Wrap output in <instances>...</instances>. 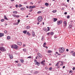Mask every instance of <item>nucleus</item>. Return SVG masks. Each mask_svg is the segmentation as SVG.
Here are the masks:
<instances>
[{
  "label": "nucleus",
  "mask_w": 75,
  "mask_h": 75,
  "mask_svg": "<svg viewBox=\"0 0 75 75\" xmlns=\"http://www.w3.org/2000/svg\"><path fill=\"white\" fill-rule=\"evenodd\" d=\"M59 63L60 64H61L60 65V66H62L63 65V64H64V62L59 61V62H57L55 65V66L56 67H58V64H59Z\"/></svg>",
  "instance_id": "1"
},
{
  "label": "nucleus",
  "mask_w": 75,
  "mask_h": 75,
  "mask_svg": "<svg viewBox=\"0 0 75 75\" xmlns=\"http://www.w3.org/2000/svg\"><path fill=\"white\" fill-rule=\"evenodd\" d=\"M59 52L60 53H63V52H64V51L65 50V49L63 47H62L61 48H59Z\"/></svg>",
  "instance_id": "2"
},
{
  "label": "nucleus",
  "mask_w": 75,
  "mask_h": 75,
  "mask_svg": "<svg viewBox=\"0 0 75 75\" xmlns=\"http://www.w3.org/2000/svg\"><path fill=\"white\" fill-rule=\"evenodd\" d=\"M12 48H14V49H18V46L16 45H14L11 46Z\"/></svg>",
  "instance_id": "3"
},
{
  "label": "nucleus",
  "mask_w": 75,
  "mask_h": 75,
  "mask_svg": "<svg viewBox=\"0 0 75 75\" xmlns=\"http://www.w3.org/2000/svg\"><path fill=\"white\" fill-rule=\"evenodd\" d=\"M43 18L42 16H39L38 18V21L39 22H41Z\"/></svg>",
  "instance_id": "4"
},
{
  "label": "nucleus",
  "mask_w": 75,
  "mask_h": 75,
  "mask_svg": "<svg viewBox=\"0 0 75 75\" xmlns=\"http://www.w3.org/2000/svg\"><path fill=\"white\" fill-rule=\"evenodd\" d=\"M0 50L2 51V52H4V51H6V49L3 47H0Z\"/></svg>",
  "instance_id": "5"
},
{
  "label": "nucleus",
  "mask_w": 75,
  "mask_h": 75,
  "mask_svg": "<svg viewBox=\"0 0 75 75\" xmlns=\"http://www.w3.org/2000/svg\"><path fill=\"white\" fill-rule=\"evenodd\" d=\"M35 63L36 65H37L38 66H40V63L37 62V61L36 60H35Z\"/></svg>",
  "instance_id": "6"
},
{
  "label": "nucleus",
  "mask_w": 75,
  "mask_h": 75,
  "mask_svg": "<svg viewBox=\"0 0 75 75\" xmlns=\"http://www.w3.org/2000/svg\"><path fill=\"white\" fill-rule=\"evenodd\" d=\"M61 23H62V21H57V25H59V24H61Z\"/></svg>",
  "instance_id": "7"
},
{
  "label": "nucleus",
  "mask_w": 75,
  "mask_h": 75,
  "mask_svg": "<svg viewBox=\"0 0 75 75\" xmlns=\"http://www.w3.org/2000/svg\"><path fill=\"white\" fill-rule=\"evenodd\" d=\"M63 23L64 24V27H66V26L67 25V22L65 21H64L63 22Z\"/></svg>",
  "instance_id": "8"
},
{
  "label": "nucleus",
  "mask_w": 75,
  "mask_h": 75,
  "mask_svg": "<svg viewBox=\"0 0 75 75\" xmlns=\"http://www.w3.org/2000/svg\"><path fill=\"white\" fill-rule=\"evenodd\" d=\"M37 54L38 56L40 58H42V55L40 54V53H38Z\"/></svg>",
  "instance_id": "9"
},
{
  "label": "nucleus",
  "mask_w": 75,
  "mask_h": 75,
  "mask_svg": "<svg viewBox=\"0 0 75 75\" xmlns=\"http://www.w3.org/2000/svg\"><path fill=\"white\" fill-rule=\"evenodd\" d=\"M35 6H30L29 7V9H32V8H35Z\"/></svg>",
  "instance_id": "10"
},
{
  "label": "nucleus",
  "mask_w": 75,
  "mask_h": 75,
  "mask_svg": "<svg viewBox=\"0 0 75 75\" xmlns=\"http://www.w3.org/2000/svg\"><path fill=\"white\" fill-rule=\"evenodd\" d=\"M32 35L33 37H35V32H34V31H32Z\"/></svg>",
  "instance_id": "11"
},
{
  "label": "nucleus",
  "mask_w": 75,
  "mask_h": 75,
  "mask_svg": "<svg viewBox=\"0 0 75 75\" xmlns=\"http://www.w3.org/2000/svg\"><path fill=\"white\" fill-rule=\"evenodd\" d=\"M17 44L19 45H21L22 43L21 42H17Z\"/></svg>",
  "instance_id": "12"
},
{
  "label": "nucleus",
  "mask_w": 75,
  "mask_h": 75,
  "mask_svg": "<svg viewBox=\"0 0 75 75\" xmlns=\"http://www.w3.org/2000/svg\"><path fill=\"white\" fill-rule=\"evenodd\" d=\"M3 36H4V34L0 33V37H3Z\"/></svg>",
  "instance_id": "13"
},
{
  "label": "nucleus",
  "mask_w": 75,
  "mask_h": 75,
  "mask_svg": "<svg viewBox=\"0 0 75 75\" xmlns=\"http://www.w3.org/2000/svg\"><path fill=\"white\" fill-rule=\"evenodd\" d=\"M4 18L5 20H8V19H7V18L6 17V15L4 16Z\"/></svg>",
  "instance_id": "14"
},
{
  "label": "nucleus",
  "mask_w": 75,
  "mask_h": 75,
  "mask_svg": "<svg viewBox=\"0 0 75 75\" xmlns=\"http://www.w3.org/2000/svg\"><path fill=\"white\" fill-rule=\"evenodd\" d=\"M26 34L28 35H31V34L29 33V32H27Z\"/></svg>",
  "instance_id": "15"
},
{
  "label": "nucleus",
  "mask_w": 75,
  "mask_h": 75,
  "mask_svg": "<svg viewBox=\"0 0 75 75\" xmlns=\"http://www.w3.org/2000/svg\"><path fill=\"white\" fill-rule=\"evenodd\" d=\"M27 30H24L23 31V33H24V34H25L26 33H27Z\"/></svg>",
  "instance_id": "16"
},
{
  "label": "nucleus",
  "mask_w": 75,
  "mask_h": 75,
  "mask_svg": "<svg viewBox=\"0 0 75 75\" xmlns=\"http://www.w3.org/2000/svg\"><path fill=\"white\" fill-rule=\"evenodd\" d=\"M9 57H10V59H12V58H13V55H9Z\"/></svg>",
  "instance_id": "17"
},
{
  "label": "nucleus",
  "mask_w": 75,
  "mask_h": 75,
  "mask_svg": "<svg viewBox=\"0 0 75 75\" xmlns=\"http://www.w3.org/2000/svg\"><path fill=\"white\" fill-rule=\"evenodd\" d=\"M53 19L54 22H55V21L57 20V18H54Z\"/></svg>",
  "instance_id": "18"
},
{
  "label": "nucleus",
  "mask_w": 75,
  "mask_h": 75,
  "mask_svg": "<svg viewBox=\"0 0 75 75\" xmlns=\"http://www.w3.org/2000/svg\"><path fill=\"white\" fill-rule=\"evenodd\" d=\"M72 27V26L71 25H69V26L68 27L69 28H71Z\"/></svg>",
  "instance_id": "19"
},
{
  "label": "nucleus",
  "mask_w": 75,
  "mask_h": 75,
  "mask_svg": "<svg viewBox=\"0 0 75 75\" xmlns=\"http://www.w3.org/2000/svg\"><path fill=\"white\" fill-rule=\"evenodd\" d=\"M13 14H17V11H14L13 12Z\"/></svg>",
  "instance_id": "20"
},
{
  "label": "nucleus",
  "mask_w": 75,
  "mask_h": 75,
  "mask_svg": "<svg viewBox=\"0 0 75 75\" xmlns=\"http://www.w3.org/2000/svg\"><path fill=\"white\" fill-rule=\"evenodd\" d=\"M30 28V26H27L26 27V28L27 29H29Z\"/></svg>",
  "instance_id": "21"
},
{
  "label": "nucleus",
  "mask_w": 75,
  "mask_h": 75,
  "mask_svg": "<svg viewBox=\"0 0 75 75\" xmlns=\"http://www.w3.org/2000/svg\"><path fill=\"white\" fill-rule=\"evenodd\" d=\"M45 6H48L49 5V4H48V3H46L45 4Z\"/></svg>",
  "instance_id": "22"
},
{
  "label": "nucleus",
  "mask_w": 75,
  "mask_h": 75,
  "mask_svg": "<svg viewBox=\"0 0 75 75\" xmlns=\"http://www.w3.org/2000/svg\"><path fill=\"white\" fill-rule=\"evenodd\" d=\"M43 30L44 31H45V32H46V31H47V29H46V28H43Z\"/></svg>",
  "instance_id": "23"
},
{
  "label": "nucleus",
  "mask_w": 75,
  "mask_h": 75,
  "mask_svg": "<svg viewBox=\"0 0 75 75\" xmlns=\"http://www.w3.org/2000/svg\"><path fill=\"white\" fill-rule=\"evenodd\" d=\"M44 38V36H42V39H41L42 41H43Z\"/></svg>",
  "instance_id": "24"
},
{
  "label": "nucleus",
  "mask_w": 75,
  "mask_h": 75,
  "mask_svg": "<svg viewBox=\"0 0 75 75\" xmlns=\"http://www.w3.org/2000/svg\"><path fill=\"white\" fill-rule=\"evenodd\" d=\"M20 61H21V62H22V63H23V62H24L23 59H21Z\"/></svg>",
  "instance_id": "25"
},
{
  "label": "nucleus",
  "mask_w": 75,
  "mask_h": 75,
  "mask_svg": "<svg viewBox=\"0 0 75 75\" xmlns=\"http://www.w3.org/2000/svg\"><path fill=\"white\" fill-rule=\"evenodd\" d=\"M7 40H9L10 39V36H8L7 37Z\"/></svg>",
  "instance_id": "26"
},
{
  "label": "nucleus",
  "mask_w": 75,
  "mask_h": 75,
  "mask_svg": "<svg viewBox=\"0 0 75 75\" xmlns=\"http://www.w3.org/2000/svg\"><path fill=\"white\" fill-rule=\"evenodd\" d=\"M13 16V17H16V15L15 14H13L12 15Z\"/></svg>",
  "instance_id": "27"
},
{
  "label": "nucleus",
  "mask_w": 75,
  "mask_h": 75,
  "mask_svg": "<svg viewBox=\"0 0 75 75\" xmlns=\"http://www.w3.org/2000/svg\"><path fill=\"white\" fill-rule=\"evenodd\" d=\"M52 51L51 50H49L48 52H47L48 53H51Z\"/></svg>",
  "instance_id": "28"
},
{
  "label": "nucleus",
  "mask_w": 75,
  "mask_h": 75,
  "mask_svg": "<svg viewBox=\"0 0 75 75\" xmlns=\"http://www.w3.org/2000/svg\"><path fill=\"white\" fill-rule=\"evenodd\" d=\"M52 12L53 13H56V12H57V10H54L52 11Z\"/></svg>",
  "instance_id": "29"
},
{
  "label": "nucleus",
  "mask_w": 75,
  "mask_h": 75,
  "mask_svg": "<svg viewBox=\"0 0 75 75\" xmlns=\"http://www.w3.org/2000/svg\"><path fill=\"white\" fill-rule=\"evenodd\" d=\"M47 44L46 43V42H45L43 44V47H45V46L44 45H45Z\"/></svg>",
  "instance_id": "30"
},
{
  "label": "nucleus",
  "mask_w": 75,
  "mask_h": 75,
  "mask_svg": "<svg viewBox=\"0 0 75 75\" xmlns=\"http://www.w3.org/2000/svg\"><path fill=\"white\" fill-rule=\"evenodd\" d=\"M72 55L73 57H75V52L73 53Z\"/></svg>",
  "instance_id": "31"
},
{
  "label": "nucleus",
  "mask_w": 75,
  "mask_h": 75,
  "mask_svg": "<svg viewBox=\"0 0 75 75\" xmlns=\"http://www.w3.org/2000/svg\"><path fill=\"white\" fill-rule=\"evenodd\" d=\"M54 34V33L53 32H52L50 33L51 35H53V34Z\"/></svg>",
  "instance_id": "32"
},
{
  "label": "nucleus",
  "mask_w": 75,
  "mask_h": 75,
  "mask_svg": "<svg viewBox=\"0 0 75 75\" xmlns=\"http://www.w3.org/2000/svg\"><path fill=\"white\" fill-rule=\"evenodd\" d=\"M4 21V19H2L1 20V22H3Z\"/></svg>",
  "instance_id": "33"
},
{
  "label": "nucleus",
  "mask_w": 75,
  "mask_h": 75,
  "mask_svg": "<svg viewBox=\"0 0 75 75\" xmlns=\"http://www.w3.org/2000/svg\"><path fill=\"white\" fill-rule=\"evenodd\" d=\"M20 19H18V24L19 23H20Z\"/></svg>",
  "instance_id": "34"
},
{
  "label": "nucleus",
  "mask_w": 75,
  "mask_h": 75,
  "mask_svg": "<svg viewBox=\"0 0 75 75\" xmlns=\"http://www.w3.org/2000/svg\"><path fill=\"white\" fill-rule=\"evenodd\" d=\"M24 9L23 8H21V10H22V11H23V10H24Z\"/></svg>",
  "instance_id": "35"
},
{
  "label": "nucleus",
  "mask_w": 75,
  "mask_h": 75,
  "mask_svg": "<svg viewBox=\"0 0 75 75\" xmlns=\"http://www.w3.org/2000/svg\"><path fill=\"white\" fill-rule=\"evenodd\" d=\"M13 24L14 25H18V23H13Z\"/></svg>",
  "instance_id": "36"
},
{
  "label": "nucleus",
  "mask_w": 75,
  "mask_h": 75,
  "mask_svg": "<svg viewBox=\"0 0 75 75\" xmlns=\"http://www.w3.org/2000/svg\"><path fill=\"white\" fill-rule=\"evenodd\" d=\"M38 14H40V13H41V11H38Z\"/></svg>",
  "instance_id": "37"
},
{
  "label": "nucleus",
  "mask_w": 75,
  "mask_h": 75,
  "mask_svg": "<svg viewBox=\"0 0 75 75\" xmlns=\"http://www.w3.org/2000/svg\"><path fill=\"white\" fill-rule=\"evenodd\" d=\"M23 51H24V52H25L26 51V49H23Z\"/></svg>",
  "instance_id": "38"
},
{
  "label": "nucleus",
  "mask_w": 75,
  "mask_h": 75,
  "mask_svg": "<svg viewBox=\"0 0 75 75\" xmlns=\"http://www.w3.org/2000/svg\"><path fill=\"white\" fill-rule=\"evenodd\" d=\"M21 6H22V5L21 4H19L18 6L19 7H21Z\"/></svg>",
  "instance_id": "39"
},
{
  "label": "nucleus",
  "mask_w": 75,
  "mask_h": 75,
  "mask_svg": "<svg viewBox=\"0 0 75 75\" xmlns=\"http://www.w3.org/2000/svg\"><path fill=\"white\" fill-rule=\"evenodd\" d=\"M69 17H70L68 15L67 16V18H69Z\"/></svg>",
  "instance_id": "40"
},
{
  "label": "nucleus",
  "mask_w": 75,
  "mask_h": 75,
  "mask_svg": "<svg viewBox=\"0 0 75 75\" xmlns=\"http://www.w3.org/2000/svg\"><path fill=\"white\" fill-rule=\"evenodd\" d=\"M52 70V67L49 68V71H51V70Z\"/></svg>",
  "instance_id": "41"
},
{
  "label": "nucleus",
  "mask_w": 75,
  "mask_h": 75,
  "mask_svg": "<svg viewBox=\"0 0 75 75\" xmlns=\"http://www.w3.org/2000/svg\"><path fill=\"white\" fill-rule=\"evenodd\" d=\"M47 31H50V28L49 27H47Z\"/></svg>",
  "instance_id": "42"
},
{
  "label": "nucleus",
  "mask_w": 75,
  "mask_h": 75,
  "mask_svg": "<svg viewBox=\"0 0 75 75\" xmlns=\"http://www.w3.org/2000/svg\"><path fill=\"white\" fill-rule=\"evenodd\" d=\"M20 17V16L19 15H16V18H18V17Z\"/></svg>",
  "instance_id": "43"
},
{
  "label": "nucleus",
  "mask_w": 75,
  "mask_h": 75,
  "mask_svg": "<svg viewBox=\"0 0 75 75\" xmlns=\"http://www.w3.org/2000/svg\"><path fill=\"white\" fill-rule=\"evenodd\" d=\"M4 33H5V34H6V33H7V31L5 30L4 31Z\"/></svg>",
  "instance_id": "44"
},
{
  "label": "nucleus",
  "mask_w": 75,
  "mask_h": 75,
  "mask_svg": "<svg viewBox=\"0 0 75 75\" xmlns=\"http://www.w3.org/2000/svg\"><path fill=\"white\" fill-rule=\"evenodd\" d=\"M29 11V12H31L32 11H33V9L30 10Z\"/></svg>",
  "instance_id": "45"
},
{
  "label": "nucleus",
  "mask_w": 75,
  "mask_h": 75,
  "mask_svg": "<svg viewBox=\"0 0 75 75\" xmlns=\"http://www.w3.org/2000/svg\"><path fill=\"white\" fill-rule=\"evenodd\" d=\"M28 58H31V57L30 56L28 57Z\"/></svg>",
  "instance_id": "46"
},
{
  "label": "nucleus",
  "mask_w": 75,
  "mask_h": 75,
  "mask_svg": "<svg viewBox=\"0 0 75 75\" xmlns=\"http://www.w3.org/2000/svg\"><path fill=\"white\" fill-rule=\"evenodd\" d=\"M45 69H46V70H47V69H48V68H47V67H45Z\"/></svg>",
  "instance_id": "47"
},
{
  "label": "nucleus",
  "mask_w": 75,
  "mask_h": 75,
  "mask_svg": "<svg viewBox=\"0 0 75 75\" xmlns=\"http://www.w3.org/2000/svg\"><path fill=\"white\" fill-rule=\"evenodd\" d=\"M18 66L19 67H20V66H21V64H18Z\"/></svg>",
  "instance_id": "48"
},
{
  "label": "nucleus",
  "mask_w": 75,
  "mask_h": 75,
  "mask_svg": "<svg viewBox=\"0 0 75 75\" xmlns=\"http://www.w3.org/2000/svg\"><path fill=\"white\" fill-rule=\"evenodd\" d=\"M62 4V6H65V4Z\"/></svg>",
  "instance_id": "49"
},
{
  "label": "nucleus",
  "mask_w": 75,
  "mask_h": 75,
  "mask_svg": "<svg viewBox=\"0 0 75 75\" xmlns=\"http://www.w3.org/2000/svg\"><path fill=\"white\" fill-rule=\"evenodd\" d=\"M64 14H65V15H66L67 14V12H64Z\"/></svg>",
  "instance_id": "50"
},
{
  "label": "nucleus",
  "mask_w": 75,
  "mask_h": 75,
  "mask_svg": "<svg viewBox=\"0 0 75 75\" xmlns=\"http://www.w3.org/2000/svg\"><path fill=\"white\" fill-rule=\"evenodd\" d=\"M50 33H47V35H50Z\"/></svg>",
  "instance_id": "51"
},
{
  "label": "nucleus",
  "mask_w": 75,
  "mask_h": 75,
  "mask_svg": "<svg viewBox=\"0 0 75 75\" xmlns=\"http://www.w3.org/2000/svg\"><path fill=\"white\" fill-rule=\"evenodd\" d=\"M72 71H69V73H72Z\"/></svg>",
  "instance_id": "52"
},
{
  "label": "nucleus",
  "mask_w": 75,
  "mask_h": 75,
  "mask_svg": "<svg viewBox=\"0 0 75 75\" xmlns=\"http://www.w3.org/2000/svg\"><path fill=\"white\" fill-rule=\"evenodd\" d=\"M16 8H17L18 7V5L17 4L16 5Z\"/></svg>",
  "instance_id": "53"
},
{
  "label": "nucleus",
  "mask_w": 75,
  "mask_h": 75,
  "mask_svg": "<svg viewBox=\"0 0 75 75\" xmlns=\"http://www.w3.org/2000/svg\"><path fill=\"white\" fill-rule=\"evenodd\" d=\"M66 51H67V52H68V51H69V50H68V49H66Z\"/></svg>",
  "instance_id": "54"
},
{
  "label": "nucleus",
  "mask_w": 75,
  "mask_h": 75,
  "mask_svg": "<svg viewBox=\"0 0 75 75\" xmlns=\"http://www.w3.org/2000/svg\"><path fill=\"white\" fill-rule=\"evenodd\" d=\"M42 65H43V66H45V63H43L42 64Z\"/></svg>",
  "instance_id": "55"
},
{
  "label": "nucleus",
  "mask_w": 75,
  "mask_h": 75,
  "mask_svg": "<svg viewBox=\"0 0 75 75\" xmlns=\"http://www.w3.org/2000/svg\"><path fill=\"white\" fill-rule=\"evenodd\" d=\"M30 3L31 4H32V5H33V2H30Z\"/></svg>",
  "instance_id": "56"
},
{
  "label": "nucleus",
  "mask_w": 75,
  "mask_h": 75,
  "mask_svg": "<svg viewBox=\"0 0 75 75\" xmlns=\"http://www.w3.org/2000/svg\"><path fill=\"white\" fill-rule=\"evenodd\" d=\"M75 69V67H74L73 68H72L73 70H74Z\"/></svg>",
  "instance_id": "57"
},
{
  "label": "nucleus",
  "mask_w": 75,
  "mask_h": 75,
  "mask_svg": "<svg viewBox=\"0 0 75 75\" xmlns=\"http://www.w3.org/2000/svg\"><path fill=\"white\" fill-rule=\"evenodd\" d=\"M73 52H74V51H71V54L73 53Z\"/></svg>",
  "instance_id": "58"
},
{
  "label": "nucleus",
  "mask_w": 75,
  "mask_h": 75,
  "mask_svg": "<svg viewBox=\"0 0 75 75\" xmlns=\"http://www.w3.org/2000/svg\"><path fill=\"white\" fill-rule=\"evenodd\" d=\"M35 74H37V73H38V71H36L35 72Z\"/></svg>",
  "instance_id": "59"
},
{
  "label": "nucleus",
  "mask_w": 75,
  "mask_h": 75,
  "mask_svg": "<svg viewBox=\"0 0 75 75\" xmlns=\"http://www.w3.org/2000/svg\"><path fill=\"white\" fill-rule=\"evenodd\" d=\"M15 62H16V63H18V61H15Z\"/></svg>",
  "instance_id": "60"
},
{
  "label": "nucleus",
  "mask_w": 75,
  "mask_h": 75,
  "mask_svg": "<svg viewBox=\"0 0 75 75\" xmlns=\"http://www.w3.org/2000/svg\"><path fill=\"white\" fill-rule=\"evenodd\" d=\"M65 68V66H64L63 67H62V68Z\"/></svg>",
  "instance_id": "61"
},
{
  "label": "nucleus",
  "mask_w": 75,
  "mask_h": 75,
  "mask_svg": "<svg viewBox=\"0 0 75 75\" xmlns=\"http://www.w3.org/2000/svg\"><path fill=\"white\" fill-rule=\"evenodd\" d=\"M5 26H6V25H7V23L5 24Z\"/></svg>",
  "instance_id": "62"
},
{
  "label": "nucleus",
  "mask_w": 75,
  "mask_h": 75,
  "mask_svg": "<svg viewBox=\"0 0 75 75\" xmlns=\"http://www.w3.org/2000/svg\"><path fill=\"white\" fill-rule=\"evenodd\" d=\"M40 24V22H38L37 23V25H38Z\"/></svg>",
  "instance_id": "63"
},
{
  "label": "nucleus",
  "mask_w": 75,
  "mask_h": 75,
  "mask_svg": "<svg viewBox=\"0 0 75 75\" xmlns=\"http://www.w3.org/2000/svg\"><path fill=\"white\" fill-rule=\"evenodd\" d=\"M41 64H42L44 63H43V62L42 61L41 62Z\"/></svg>",
  "instance_id": "64"
}]
</instances>
